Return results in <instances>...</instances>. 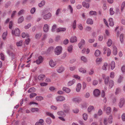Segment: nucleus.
I'll return each instance as SVG.
<instances>
[{"label": "nucleus", "instance_id": "nucleus-1", "mask_svg": "<svg viewBox=\"0 0 125 125\" xmlns=\"http://www.w3.org/2000/svg\"><path fill=\"white\" fill-rule=\"evenodd\" d=\"M7 53L11 57V59L13 61L14 60V63H15L16 62V55L13 53L12 51H10L9 50H8L7 51Z\"/></svg>", "mask_w": 125, "mask_h": 125}, {"label": "nucleus", "instance_id": "nucleus-2", "mask_svg": "<svg viewBox=\"0 0 125 125\" xmlns=\"http://www.w3.org/2000/svg\"><path fill=\"white\" fill-rule=\"evenodd\" d=\"M62 48L61 46H57L55 49L54 53L55 54L59 55L62 52Z\"/></svg>", "mask_w": 125, "mask_h": 125}, {"label": "nucleus", "instance_id": "nucleus-3", "mask_svg": "<svg viewBox=\"0 0 125 125\" xmlns=\"http://www.w3.org/2000/svg\"><path fill=\"white\" fill-rule=\"evenodd\" d=\"M12 33L14 34L16 36H19L20 34V31L18 28H16L14 31H12Z\"/></svg>", "mask_w": 125, "mask_h": 125}, {"label": "nucleus", "instance_id": "nucleus-4", "mask_svg": "<svg viewBox=\"0 0 125 125\" xmlns=\"http://www.w3.org/2000/svg\"><path fill=\"white\" fill-rule=\"evenodd\" d=\"M125 101L123 98H121L120 100V102L119 103V105L120 107H122L124 104Z\"/></svg>", "mask_w": 125, "mask_h": 125}, {"label": "nucleus", "instance_id": "nucleus-5", "mask_svg": "<svg viewBox=\"0 0 125 125\" xmlns=\"http://www.w3.org/2000/svg\"><path fill=\"white\" fill-rule=\"evenodd\" d=\"M100 91L97 89H95L94 91V94L95 96H99L100 95Z\"/></svg>", "mask_w": 125, "mask_h": 125}, {"label": "nucleus", "instance_id": "nucleus-6", "mask_svg": "<svg viewBox=\"0 0 125 125\" xmlns=\"http://www.w3.org/2000/svg\"><path fill=\"white\" fill-rule=\"evenodd\" d=\"M52 15L50 13H49L48 14L43 15V18L45 19L46 20L50 18L51 17Z\"/></svg>", "mask_w": 125, "mask_h": 125}, {"label": "nucleus", "instance_id": "nucleus-7", "mask_svg": "<svg viewBox=\"0 0 125 125\" xmlns=\"http://www.w3.org/2000/svg\"><path fill=\"white\" fill-rule=\"evenodd\" d=\"M85 44V41L83 39H82L79 43L78 44V46L80 48H82V46Z\"/></svg>", "mask_w": 125, "mask_h": 125}, {"label": "nucleus", "instance_id": "nucleus-8", "mask_svg": "<svg viewBox=\"0 0 125 125\" xmlns=\"http://www.w3.org/2000/svg\"><path fill=\"white\" fill-rule=\"evenodd\" d=\"M77 40V39L76 36H74L71 37L70 39V42L72 43L76 42Z\"/></svg>", "mask_w": 125, "mask_h": 125}, {"label": "nucleus", "instance_id": "nucleus-9", "mask_svg": "<svg viewBox=\"0 0 125 125\" xmlns=\"http://www.w3.org/2000/svg\"><path fill=\"white\" fill-rule=\"evenodd\" d=\"M49 64L51 67H53L56 65V63L55 62H53L52 60H51L49 62Z\"/></svg>", "mask_w": 125, "mask_h": 125}, {"label": "nucleus", "instance_id": "nucleus-10", "mask_svg": "<svg viewBox=\"0 0 125 125\" xmlns=\"http://www.w3.org/2000/svg\"><path fill=\"white\" fill-rule=\"evenodd\" d=\"M56 99L57 101H62L64 100H65V98L64 97L60 96L56 97Z\"/></svg>", "mask_w": 125, "mask_h": 125}, {"label": "nucleus", "instance_id": "nucleus-11", "mask_svg": "<svg viewBox=\"0 0 125 125\" xmlns=\"http://www.w3.org/2000/svg\"><path fill=\"white\" fill-rule=\"evenodd\" d=\"M66 30V29L65 28H61L59 27L57 29V32H59L61 31H65Z\"/></svg>", "mask_w": 125, "mask_h": 125}, {"label": "nucleus", "instance_id": "nucleus-12", "mask_svg": "<svg viewBox=\"0 0 125 125\" xmlns=\"http://www.w3.org/2000/svg\"><path fill=\"white\" fill-rule=\"evenodd\" d=\"M43 31L45 32H47L49 30L48 26L47 24H44L43 27Z\"/></svg>", "mask_w": 125, "mask_h": 125}, {"label": "nucleus", "instance_id": "nucleus-13", "mask_svg": "<svg viewBox=\"0 0 125 125\" xmlns=\"http://www.w3.org/2000/svg\"><path fill=\"white\" fill-rule=\"evenodd\" d=\"M81 87V84L80 83H78L77 85V87L76 88V90L77 92L80 91Z\"/></svg>", "mask_w": 125, "mask_h": 125}, {"label": "nucleus", "instance_id": "nucleus-14", "mask_svg": "<svg viewBox=\"0 0 125 125\" xmlns=\"http://www.w3.org/2000/svg\"><path fill=\"white\" fill-rule=\"evenodd\" d=\"M64 70V68L63 67L61 66L59 67V69L57 70V71L58 73H60L63 72Z\"/></svg>", "mask_w": 125, "mask_h": 125}, {"label": "nucleus", "instance_id": "nucleus-15", "mask_svg": "<svg viewBox=\"0 0 125 125\" xmlns=\"http://www.w3.org/2000/svg\"><path fill=\"white\" fill-rule=\"evenodd\" d=\"M86 23L88 24L92 25L93 24V21L91 19L88 18L87 20Z\"/></svg>", "mask_w": 125, "mask_h": 125}, {"label": "nucleus", "instance_id": "nucleus-16", "mask_svg": "<svg viewBox=\"0 0 125 125\" xmlns=\"http://www.w3.org/2000/svg\"><path fill=\"white\" fill-rule=\"evenodd\" d=\"M75 82V79H73L72 81H69L68 83V85L69 86H71Z\"/></svg>", "mask_w": 125, "mask_h": 125}, {"label": "nucleus", "instance_id": "nucleus-17", "mask_svg": "<svg viewBox=\"0 0 125 125\" xmlns=\"http://www.w3.org/2000/svg\"><path fill=\"white\" fill-rule=\"evenodd\" d=\"M35 91V88L34 87L30 88L28 90V93H33Z\"/></svg>", "mask_w": 125, "mask_h": 125}, {"label": "nucleus", "instance_id": "nucleus-18", "mask_svg": "<svg viewBox=\"0 0 125 125\" xmlns=\"http://www.w3.org/2000/svg\"><path fill=\"white\" fill-rule=\"evenodd\" d=\"M114 84V82L112 80H110L109 83V88H111Z\"/></svg>", "mask_w": 125, "mask_h": 125}, {"label": "nucleus", "instance_id": "nucleus-19", "mask_svg": "<svg viewBox=\"0 0 125 125\" xmlns=\"http://www.w3.org/2000/svg\"><path fill=\"white\" fill-rule=\"evenodd\" d=\"M57 114L58 115L63 117L65 116L66 115L64 112L62 111L58 112H57Z\"/></svg>", "mask_w": 125, "mask_h": 125}, {"label": "nucleus", "instance_id": "nucleus-20", "mask_svg": "<svg viewBox=\"0 0 125 125\" xmlns=\"http://www.w3.org/2000/svg\"><path fill=\"white\" fill-rule=\"evenodd\" d=\"M45 75L43 74H41L38 77V79L40 80H43L45 78Z\"/></svg>", "mask_w": 125, "mask_h": 125}, {"label": "nucleus", "instance_id": "nucleus-21", "mask_svg": "<svg viewBox=\"0 0 125 125\" xmlns=\"http://www.w3.org/2000/svg\"><path fill=\"white\" fill-rule=\"evenodd\" d=\"M101 53L98 50H96L94 53V55L96 56H98L100 55Z\"/></svg>", "mask_w": 125, "mask_h": 125}, {"label": "nucleus", "instance_id": "nucleus-22", "mask_svg": "<svg viewBox=\"0 0 125 125\" xmlns=\"http://www.w3.org/2000/svg\"><path fill=\"white\" fill-rule=\"evenodd\" d=\"M46 122L48 124H50L52 122V121L51 118L50 117H48L46 119Z\"/></svg>", "mask_w": 125, "mask_h": 125}, {"label": "nucleus", "instance_id": "nucleus-23", "mask_svg": "<svg viewBox=\"0 0 125 125\" xmlns=\"http://www.w3.org/2000/svg\"><path fill=\"white\" fill-rule=\"evenodd\" d=\"M46 114L47 115L51 117L53 119H54L55 118V116L53 115L50 112H46Z\"/></svg>", "mask_w": 125, "mask_h": 125}, {"label": "nucleus", "instance_id": "nucleus-24", "mask_svg": "<svg viewBox=\"0 0 125 125\" xmlns=\"http://www.w3.org/2000/svg\"><path fill=\"white\" fill-rule=\"evenodd\" d=\"M111 69L112 70H113L115 67V63L114 61H112L110 64Z\"/></svg>", "mask_w": 125, "mask_h": 125}, {"label": "nucleus", "instance_id": "nucleus-25", "mask_svg": "<svg viewBox=\"0 0 125 125\" xmlns=\"http://www.w3.org/2000/svg\"><path fill=\"white\" fill-rule=\"evenodd\" d=\"M62 90L63 91L67 93H69L70 91V90L69 89L65 87H63Z\"/></svg>", "mask_w": 125, "mask_h": 125}, {"label": "nucleus", "instance_id": "nucleus-26", "mask_svg": "<svg viewBox=\"0 0 125 125\" xmlns=\"http://www.w3.org/2000/svg\"><path fill=\"white\" fill-rule=\"evenodd\" d=\"M109 25L111 26H113L114 25V22L113 21L112 18H110L109 19Z\"/></svg>", "mask_w": 125, "mask_h": 125}, {"label": "nucleus", "instance_id": "nucleus-27", "mask_svg": "<svg viewBox=\"0 0 125 125\" xmlns=\"http://www.w3.org/2000/svg\"><path fill=\"white\" fill-rule=\"evenodd\" d=\"M113 53L114 55H116L117 53V48L115 46H113Z\"/></svg>", "mask_w": 125, "mask_h": 125}, {"label": "nucleus", "instance_id": "nucleus-28", "mask_svg": "<svg viewBox=\"0 0 125 125\" xmlns=\"http://www.w3.org/2000/svg\"><path fill=\"white\" fill-rule=\"evenodd\" d=\"M24 18L23 16H22L19 18L18 20V23H21L23 21Z\"/></svg>", "mask_w": 125, "mask_h": 125}, {"label": "nucleus", "instance_id": "nucleus-29", "mask_svg": "<svg viewBox=\"0 0 125 125\" xmlns=\"http://www.w3.org/2000/svg\"><path fill=\"white\" fill-rule=\"evenodd\" d=\"M38 101H41L43 99V97L41 96H36L35 98Z\"/></svg>", "mask_w": 125, "mask_h": 125}, {"label": "nucleus", "instance_id": "nucleus-30", "mask_svg": "<svg viewBox=\"0 0 125 125\" xmlns=\"http://www.w3.org/2000/svg\"><path fill=\"white\" fill-rule=\"evenodd\" d=\"M107 66V62L104 63V65L102 66V69L103 70H107L106 67Z\"/></svg>", "mask_w": 125, "mask_h": 125}, {"label": "nucleus", "instance_id": "nucleus-31", "mask_svg": "<svg viewBox=\"0 0 125 125\" xmlns=\"http://www.w3.org/2000/svg\"><path fill=\"white\" fill-rule=\"evenodd\" d=\"M112 40L110 39H109L107 43V46L109 47L112 44Z\"/></svg>", "mask_w": 125, "mask_h": 125}, {"label": "nucleus", "instance_id": "nucleus-32", "mask_svg": "<svg viewBox=\"0 0 125 125\" xmlns=\"http://www.w3.org/2000/svg\"><path fill=\"white\" fill-rule=\"evenodd\" d=\"M45 3V1L44 0H43L39 4L38 6L40 7H41L44 5Z\"/></svg>", "mask_w": 125, "mask_h": 125}, {"label": "nucleus", "instance_id": "nucleus-33", "mask_svg": "<svg viewBox=\"0 0 125 125\" xmlns=\"http://www.w3.org/2000/svg\"><path fill=\"white\" fill-rule=\"evenodd\" d=\"M111 112V109L110 107H107L106 109V112L107 114L108 115Z\"/></svg>", "mask_w": 125, "mask_h": 125}, {"label": "nucleus", "instance_id": "nucleus-34", "mask_svg": "<svg viewBox=\"0 0 125 125\" xmlns=\"http://www.w3.org/2000/svg\"><path fill=\"white\" fill-rule=\"evenodd\" d=\"M73 101L79 103L81 101V99H79L77 98H75L73 99Z\"/></svg>", "mask_w": 125, "mask_h": 125}, {"label": "nucleus", "instance_id": "nucleus-35", "mask_svg": "<svg viewBox=\"0 0 125 125\" xmlns=\"http://www.w3.org/2000/svg\"><path fill=\"white\" fill-rule=\"evenodd\" d=\"M73 46L72 45L69 46L67 50L69 52H72Z\"/></svg>", "mask_w": 125, "mask_h": 125}, {"label": "nucleus", "instance_id": "nucleus-36", "mask_svg": "<svg viewBox=\"0 0 125 125\" xmlns=\"http://www.w3.org/2000/svg\"><path fill=\"white\" fill-rule=\"evenodd\" d=\"M79 70L80 72L83 73H85L86 72V70L83 68H81L79 69Z\"/></svg>", "mask_w": 125, "mask_h": 125}, {"label": "nucleus", "instance_id": "nucleus-37", "mask_svg": "<svg viewBox=\"0 0 125 125\" xmlns=\"http://www.w3.org/2000/svg\"><path fill=\"white\" fill-rule=\"evenodd\" d=\"M26 36L27 37H29V35L28 34H26V33L24 32H23L22 33V38H24Z\"/></svg>", "mask_w": 125, "mask_h": 125}, {"label": "nucleus", "instance_id": "nucleus-38", "mask_svg": "<svg viewBox=\"0 0 125 125\" xmlns=\"http://www.w3.org/2000/svg\"><path fill=\"white\" fill-rule=\"evenodd\" d=\"M94 107L92 106H90L88 108V111L89 112H90L94 109Z\"/></svg>", "mask_w": 125, "mask_h": 125}, {"label": "nucleus", "instance_id": "nucleus-39", "mask_svg": "<svg viewBox=\"0 0 125 125\" xmlns=\"http://www.w3.org/2000/svg\"><path fill=\"white\" fill-rule=\"evenodd\" d=\"M7 32H4L3 33L2 37L3 40H5L6 39V37L7 36Z\"/></svg>", "mask_w": 125, "mask_h": 125}, {"label": "nucleus", "instance_id": "nucleus-40", "mask_svg": "<svg viewBox=\"0 0 125 125\" xmlns=\"http://www.w3.org/2000/svg\"><path fill=\"white\" fill-rule=\"evenodd\" d=\"M102 60V58H97L96 60V62L97 64H98L99 63L98 62H101Z\"/></svg>", "mask_w": 125, "mask_h": 125}, {"label": "nucleus", "instance_id": "nucleus-41", "mask_svg": "<svg viewBox=\"0 0 125 125\" xmlns=\"http://www.w3.org/2000/svg\"><path fill=\"white\" fill-rule=\"evenodd\" d=\"M38 59L39 60V62L37 63H40L42 62L43 58L41 56H40L38 57Z\"/></svg>", "mask_w": 125, "mask_h": 125}, {"label": "nucleus", "instance_id": "nucleus-42", "mask_svg": "<svg viewBox=\"0 0 125 125\" xmlns=\"http://www.w3.org/2000/svg\"><path fill=\"white\" fill-rule=\"evenodd\" d=\"M125 6V2L124 1L122 4V5L121 6V11H122L123 10Z\"/></svg>", "mask_w": 125, "mask_h": 125}, {"label": "nucleus", "instance_id": "nucleus-43", "mask_svg": "<svg viewBox=\"0 0 125 125\" xmlns=\"http://www.w3.org/2000/svg\"><path fill=\"white\" fill-rule=\"evenodd\" d=\"M18 46H21L22 44V41H20L18 42H17L16 44Z\"/></svg>", "mask_w": 125, "mask_h": 125}, {"label": "nucleus", "instance_id": "nucleus-44", "mask_svg": "<svg viewBox=\"0 0 125 125\" xmlns=\"http://www.w3.org/2000/svg\"><path fill=\"white\" fill-rule=\"evenodd\" d=\"M76 21L75 20L74 21L73 23L72 24L73 27V29H74L76 28Z\"/></svg>", "mask_w": 125, "mask_h": 125}, {"label": "nucleus", "instance_id": "nucleus-45", "mask_svg": "<svg viewBox=\"0 0 125 125\" xmlns=\"http://www.w3.org/2000/svg\"><path fill=\"white\" fill-rule=\"evenodd\" d=\"M57 26L55 24L52 27L51 30L52 32H54Z\"/></svg>", "mask_w": 125, "mask_h": 125}, {"label": "nucleus", "instance_id": "nucleus-46", "mask_svg": "<svg viewBox=\"0 0 125 125\" xmlns=\"http://www.w3.org/2000/svg\"><path fill=\"white\" fill-rule=\"evenodd\" d=\"M91 15H96L97 14V13L96 11H90L89 13Z\"/></svg>", "mask_w": 125, "mask_h": 125}, {"label": "nucleus", "instance_id": "nucleus-47", "mask_svg": "<svg viewBox=\"0 0 125 125\" xmlns=\"http://www.w3.org/2000/svg\"><path fill=\"white\" fill-rule=\"evenodd\" d=\"M113 118L112 116L110 115L108 118V122L110 123H111L112 122Z\"/></svg>", "mask_w": 125, "mask_h": 125}, {"label": "nucleus", "instance_id": "nucleus-48", "mask_svg": "<svg viewBox=\"0 0 125 125\" xmlns=\"http://www.w3.org/2000/svg\"><path fill=\"white\" fill-rule=\"evenodd\" d=\"M35 93H32L30 95V98H32L34 97L35 96L37 95Z\"/></svg>", "mask_w": 125, "mask_h": 125}, {"label": "nucleus", "instance_id": "nucleus-49", "mask_svg": "<svg viewBox=\"0 0 125 125\" xmlns=\"http://www.w3.org/2000/svg\"><path fill=\"white\" fill-rule=\"evenodd\" d=\"M123 77L121 76H120L119 78H118V82L119 83H121L123 79Z\"/></svg>", "mask_w": 125, "mask_h": 125}, {"label": "nucleus", "instance_id": "nucleus-50", "mask_svg": "<svg viewBox=\"0 0 125 125\" xmlns=\"http://www.w3.org/2000/svg\"><path fill=\"white\" fill-rule=\"evenodd\" d=\"M42 36V34L41 33H39L36 34V38L37 39H39Z\"/></svg>", "mask_w": 125, "mask_h": 125}, {"label": "nucleus", "instance_id": "nucleus-51", "mask_svg": "<svg viewBox=\"0 0 125 125\" xmlns=\"http://www.w3.org/2000/svg\"><path fill=\"white\" fill-rule=\"evenodd\" d=\"M110 14L111 15L114 14L115 13L114 11L113 10V8H111L110 9Z\"/></svg>", "mask_w": 125, "mask_h": 125}, {"label": "nucleus", "instance_id": "nucleus-52", "mask_svg": "<svg viewBox=\"0 0 125 125\" xmlns=\"http://www.w3.org/2000/svg\"><path fill=\"white\" fill-rule=\"evenodd\" d=\"M109 77H107L106 78L105 80V83L106 85H108L109 81Z\"/></svg>", "mask_w": 125, "mask_h": 125}, {"label": "nucleus", "instance_id": "nucleus-53", "mask_svg": "<svg viewBox=\"0 0 125 125\" xmlns=\"http://www.w3.org/2000/svg\"><path fill=\"white\" fill-rule=\"evenodd\" d=\"M53 48L52 47H50L47 50V52L49 53L51 52L53 50Z\"/></svg>", "mask_w": 125, "mask_h": 125}, {"label": "nucleus", "instance_id": "nucleus-54", "mask_svg": "<svg viewBox=\"0 0 125 125\" xmlns=\"http://www.w3.org/2000/svg\"><path fill=\"white\" fill-rule=\"evenodd\" d=\"M83 119L85 120H86L87 119V115L86 114L84 113L83 115Z\"/></svg>", "mask_w": 125, "mask_h": 125}, {"label": "nucleus", "instance_id": "nucleus-55", "mask_svg": "<svg viewBox=\"0 0 125 125\" xmlns=\"http://www.w3.org/2000/svg\"><path fill=\"white\" fill-rule=\"evenodd\" d=\"M120 91V88H116V92H115V94H118Z\"/></svg>", "mask_w": 125, "mask_h": 125}, {"label": "nucleus", "instance_id": "nucleus-56", "mask_svg": "<svg viewBox=\"0 0 125 125\" xmlns=\"http://www.w3.org/2000/svg\"><path fill=\"white\" fill-rule=\"evenodd\" d=\"M31 26V23H29L27 25H26L25 26L24 28L26 29H28Z\"/></svg>", "mask_w": 125, "mask_h": 125}, {"label": "nucleus", "instance_id": "nucleus-57", "mask_svg": "<svg viewBox=\"0 0 125 125\" xmlns=\"http://www.w3.org/2000/svg\"><path fill=\"white\" fill-rule=\"evenodd\" d=\"M10 2H8L6 3L5 5V7L6 8H8V7L10 5Z\"/></svg>", "mask_w": 125, "mask_h": 125}, {"label": "nucleus", "instance_id": "nucleus-58", "mask_svg": "<svg viewBox=\"0 0 125 125\" xmlns=\"http://www.w3.org/2000/svg\"><path fill=\"white\" fill-rule=\"evenodd\" d=\"M81 59L82 61H83L84 62H86L87 61V59L85 56H82L81 57Z\"/></svg>", "mask_w": 125, "mask_h": 125}, {"label": "nucleus", "instance_id": "nucleus-59", "mask_svg": "<svg viewBox=\"0 0 125 125\" xmlns=\"http://www.w3.org/2000/svg\"><path fill=\"white\" fill-rule=\"evenodd\" d=\"M38 110V108H31V111L32 112H34L35 111H37Z\"/></svg>", "mask_w": 125, "mask_h": 125}, {"label": "nucleus", "instance_id": "nucleus-60", "mask_svg": "<svg viewBox=\"0 0 125 125\" xmlns=\"http://www.w3.org/2000/svg\"><path fill=\"white\" fill-rule=\"evenodd\" d=\"M103 113L102 110L101 109H99L98 112L97 114L99 116H100L102 115V114Z\"/></svg>", "mask_w": 125, "mask_h": 125}, {"label": "nucleus", "instance_id": "nucleus-61", "mask_svg": "<svg viewBox=\"0 0 125 125\" xmlns=\"http://www.w3.org/2000/svg\"><path fill=\"white\" fill-rule=\"evenodd\" d=\"M85 30L87 31H89L91 30V28L89 26H87L85 28Z\"/></svg>", "mask_w": 125, "mask_h": 125}, {"label": "nucleus", "instance_id": "nucleus-62", "mask_svg": "<svg viewBox=\"0 0 125 125\" xmlns=\"http://www.w3.org/2000/svg\"><path fill=\"white\" fill-rule=\"evenodd\" d=\"M36 9L34 7L32 8L31 10V13L32 14H33L35 12Z\"/></svg>", "mask_w": 125, "mask_h": 125}, {"label": "nucleus", "instance_id": "nucleus-63", "mask_svg": "<svg viewBox=\"0 0 125 125\" xmlns=\"http://www.w3.org/2000/svg\"><path fill=\"white\" fill-rule=\"evenodd\" d=\"M73 111L75 113H77L79 112V110L78 109H76L73 110Z\"/></svg>", "mask_w": 125, "mask_h": 125}, {"label": "nucleus", "instance_id": "nucleus-64", "mask_svg": "<svg viewBox=\"0 0 125 125\" xmlns=\"http://www.w3.org/2000/svg\"><path fill=\"white\" fill-rule=\"evenodd\" d=\"M122 120L124 121H125V113L123 114L122 115Z\"/></svg>", "mask_w": 125, "mask_h": 125}]
</instances>
